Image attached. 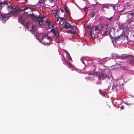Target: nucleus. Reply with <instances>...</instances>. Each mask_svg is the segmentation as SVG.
I'll list each match as a JSON object with an SVG mask.
<instances>
[{
	"mask_svg": "<svg viewBox=\"0 0 134 134\" xmlns=\"http://www.w3.org/2000/svg\"><path fill=\"white\" fill-rule=\"evenodd\" d=\"M89 30L90 32V35L92 37H98L100 35L102 30H99L97 26H95L94 27H91Z\"/></svg>",
	"mask_w": 134,
	"mask_h": 134,
	"instance_id": "nucleus-1",
	"label": "nucleus"
},
{
	"mask_svg": "<svg viewBox=\"0 0 134 134\" xmlns=\"http://www.w3.org/2000/svg\"><path fill=\"white\" fill-rule=\"evenodd\" d=\"M95 74L98 76L99 79L100 80H103L105 78L110 79L112 77V75L110 72H108L107 74H106L104 73V71L100 73L98 75L97 72H95Z\"/></svg>",
	"mask_w": 134,
	"mask_h": 134,
	"instance_id": "nucleus-2",
	"label": "nucleus"
},
{
	"mask_svg": "<svg viewBox=\"0 0 134 134\" xmlns=\"http://www.w3.org/2000/svg\"><path fill=\"white\" fill-rule=\"evenodd\" d=\"M122 59H129V60L126 62L131 63L132 64H134V59L132 58V56L126 54L122 55Z\"/></svg>",
	"mask_w": 134,
	"mask_h": 134,
	"instance_id": "nucleus-3",
	"label": "nucleus"
},
{
	"mask_svg": "<svg viewBox=\"0 0 134 134\" xmlns=\"http://www.w3.org/2000/svg\"><path fill=\"white\" fill-rule=\"evenodd\" d=\"M26 27L28 29V28H31V30H30V31L32 32V33L34 34L35 32V29L34 28V25L32 23H30L29 24L28 21L27 22L25 25Z\"/></svg>",
	"mask_w": 134,
	"mask_h": 134,
	"instance_id": "nucleus-4",
	"label": "nucleus"
},
{
	"mask_svg": "<svg viewBox=\"0 0 134 134\" xmlns=\"http://www.w3.org/2000/svg\"><path fill=\"white\" fill-rule=\"evenodd\" d=\"M9 17L6 15H3L0 12V20H2V22L4 23L9 18Z\"/></svg>",
	"mask_w": 134,
	"mask_h": 134,
	"instance_id": "nucleus-5",
	"label": "nucleus"
},
{
	"mask_svg": "<svg viewBox=\"0 0 134 134\" xmlns=\"http://www.w3.org/2000/svg\"><path fill=\"white\" fill-rule=\"evenodd\" d=\"M27 18V16H20L19 17L18 21L21 24L24 25H25V20Z\"/></svg>",
	"mask_w": 134,
	"mask_h": 134,
	"instance_id": "nucleus-6",
	"label": "nucleus"
},
{
	"mask_svg": "<svg viewBox=\"0 0 134 134\" xmlns=\"http://www.w3.org/2000/svg\"><path fill=\"white\" fill-rule=\"evenodd\" d=\"M45 25L49 27V29H50L51 28H53L54 27L53 25L52 24V22L48 20H46L45 21Z\"/></svg>",
	"mask_w": 134,
	"mask_h": 134,
	"instance_id": "nucleus-7",
	"label": "nucleus"
},
{
	"mask_svg": "<svg viewBox=\"0 0 134 134\" xmlns=\"http://www.w3.org/2000/svg\"><path fill=\"white\" fill-rule=\"evenodd\" d=\"M50 31L53 33L54 36H58L59 35V33L58 30L56 29H53V28Z\"/></svg>",
	"mask_w": 134,
	"mask_h": 134,
	"instance_id": "nucleus-8",
	"label": "nucleus"
},
{
	"mask_svg": "<svg viewBox=\"0 0 134 134\" xmlns=\"http://www.w3.org/2000/svg\"><path fill=\"white\" fill-rule=\"evenodd\" d=\"M105 28L106 29V31L108 32V33L109 34L110 32L111 31L110 24H106L105 26Z\"/></svg>",
	"mask_w": 134,
	"mask_h": 134,
	"instance_id": "nucleus-9",
	"label": "nucleus"
},
{
	"mask_svg": "<svg viewBox=\"0 0 134 134\" xmlns=\"http://www.w3.org/2000/svg\"><path fill=\"white\" fill-rule=\"evenodd\" d=\"M5 4H7V2L6 1H1L0 0V11H1L2 8Z\"/></svg>",
	"mask_w": 134,
	"mask_h": 134,
	"instance_id": "nucleus-10",
	"label": "nucleus"
},
{
	"mask_svg": "<svg viewBox=\"0 0 134 134\" xmlns=\"http://www.w3.org/2000/svg\"><path fill=\"white\" fill-rule=\"evenodd\" d=\"M128 26L126 24H123L121 25L120 28L121 29L124 30L128 27Z\"/></svg>",
	"mask_w": 134,
	"mask_h": 134,
	"instance_id": "nucleus-11",
	"label": "nucleus"
},
{
	"mask_svg": "<svg viewBox=\"0 0 134 134\" xmlns=\"http://www.w3.org/2000/svg\"><path fill=\"white\" fill-rule=\"evenodd\" d=\"M71 26V25L69 23L66 21L65 24L63 25V28L65 29H68L70 28Z\"/></svg>",
	"mask_w": 134,
	"mask_h": 134,
	"instance_id": "nucleus-12",
	"label": "nucleus"
},
{
	"mask_svg": "<svg viewBox=\"0 0 134 134\" xmlns=\"http://www.w3.org/2000/svg\"><path fill=\"white\" fill-rule=\"evenodd\" d=\"M70 28L72 29V31H76V30L77 29V27L74 25H71Z\"/></svg>",
	"mask_w": 134,
	"mask_h": 134,
	"instance_id": "nucleus-13",
	"label": "nucleus"
},
{
	"mask_svg": "<svg viewBox=\"0 0 134 134\" xmlns=\"http://www.w3.org/2000/svg\"><path fill=\"white\" fill-rule=\"evenodd\" d=\"M107 33H108V32L106 31V30L104 31L102 30V31L100 32V35H101V34L103 36V37H105L107 35Z\"/></svg>",
	"mask_w": 134,
	"mask_h": 134,
	"instance_id": "nucleus-14",
	"label": "nucleus"
},
{
	"mask_svg": "<svg viewBox=\"0 0 134 134\" xmlns=\"http://www.w3.org/2000/svg\"><path fill=\"white\" fill-rule=\"evenodd\" d=\"M123 31L120 35L116 37V40H118L121 38L123 35Z\"/></svg>",
	"mask_w": 134,
	"mask_h": 134,
	"instance_id": "nucleus-15",
	"label": "nucleus"
},
{
	"mask_svg": "<svg viewBox=\"0 0 134 134\" xmlns=\"http://www.w3.org/2000/svg\"><path fill=\"white\" fill-rule=\"evenodd\" d=\"M66 32L68 33H70L71 34H73L74 35L76 34V31H72V30H69L67 31Z\"/></svg>",
	"mask_w": 134,
	"mask_h": 134,
	"instance_id": "nucleus-16",
	"label": "nucleus"
},
{
	"mask_svg": "<svg viewBox=\"0 0 134 134\" xmlns=\"http://www.w3.org/2000/svg\"><path fill=\"white\" fill-rule=\"evenodd\" d=\"M44 18V16H41V18L40 19V21H39V20H37V21L38 22L39 24H40V23L41 22H45V21H44L43 20V19Z\"/></svg>",
	"mask_w": 134,
	"mask_h": 134,
	"instance_id": "nucleus-17",
	"label": "nucleus"
},
{
	"mask_svg": "<svg viewBox=\"0 0 134 134\" xmlns=\"http://www.w3.org/2000/svg\"><path fill=\"white\" fill-rule=\"evenodd\" d=\"M64 9L65 11L66 14H69V10L68 9V8L66 5L64 7Z\"/></svg>",
	"mask_w": 134,
	"mask_h": 134,
	"instance_id": "nucleus-18",
	"label": "nucleus"
},
{
	"mask_svg": "<svg viewBox=\"0 0 134 134\" xmlns=\"http://www.w3.org/2000/svg\"><path fill=\"white\" fill-rule=\"evenodd\" d=\"M5 5H7V7L8 8H12V7L10 3H9V4L7 2V4H5Z\"/></svg>",
	"mask_w": 134,
	"mask_h": 134,
	"instance_id": "nucleus-19",
	"label": "nucleus"
},
{
	"mask_svg": "<svg viewBox=\"0 0 134 134\" xmlns=\"http://www.w3.org/2000/svg\"><path fill=\"white\" fill-rule=\"evenodd\" d=\"M42 43L43 44L44 46H47V45L49 46V45H51V44L50 43V42L49 43H48V42H47V43H46V42L44 43V42H43Z\"/></svg>",
	"mask_w": 134,
	"mask_h": 134,
	"instance_id": "nucleus-20",
	"label": "nucleus"
},
{
	"mask_svg": "<svg viewBox=\"0 0 134 134\" xmlns=\"http://www.w3.org/2000/svg\"><path fill=\"white\" fill-rule=\"evenodd\" d=\"M120 68H121L123 70H126L127 69V68L125 66H120Z\"/></svg>",
	"mask_w": 134,
	"mask_h": 134,
	"instance_id": "nucleus-21",
	"label": "nucleus"
},
{
	"mask_svg": "<svg viewBox=\"0 0 134 134\" xmlns=\"http://www.w3.org/2000/svg\"><path fill=\"white\" fill-rule=\"evenodd\" d=\"M29 16H31V17L33 18H35V16L33 14H29Z\"/></svg>",
	"mask_w": 134,
	"mask_h": 134,
	"instance_id": "nucleus-22",
	"label": "nucleus"
},
{
	"mask_svg": "<svg viewBox=\"0 0 134 134\" xmlns=\"http://www.w3.org/2000/svg\"><path fill=\"white\" fill-rule=\"evenodd\" d=\"M66 52L68 53V55H69V56L68 57V58L69 59V60H72V59H71V56H70L69 54L68 53V52L67 51H66Z\"/></svg>",
	"mask_w": 134,
	"mask_h": 134,
	"instance_id": "nucleus-23",
	"label": "nucleus"
},
{
	"mask_svg": "<svg viewBox=\"0 0 134 134\" xmlns=\"http://www.w3.org/2000/svg\"><path fill=\"white\" fill-rule=\"evenodd\" d=\"M95 14L94 13V12H92L91 14V17H93L94 16Z\"/></svg>",
	"mask_w": 134,
	"mask_h": 134,
	"instance_id": "nucleus-24",
	"label": "nucleus"
},
{
	"mask_svg": "<svg viewBox=\"0 0 134 134\" xmlns=\"http://www.w3.org/2000/svg\"><path fill=\"white\" fill-rule=\"evenodd\" d=\"M47 38L48 40H49L50 42L52 40V39L49 36H47Z\"/></svg>",
	"mask_w": 134,
	"mask_h": 134,
	"instance_id": "nucleus-25",
	"label": "nucleus"
},
{
	"mask_svg": "<svg viewBox=\"0 0 134 134\" xmlns=\"http://www.w3.org/2000/svg\"><path fill=\"white\" fill-rule=\"evenodd\" d=\"M113 18V17L111 16V17H110V18H107V20H108L110 21L112 20V19Z\"/></svg>",
	"mask_w": 134,
	"mask_h": 134,
	"instance_id": "nucleus-26",
	"label": "nucleus"
},
{
	"mask_svg": "<svg viewBox=\"0 0 134 134\" xmlns=\"http://www.w3.org/2000/svg\"><path fill=\"white\" fill-rule=\"evenodd\" d=\"M44 3L43 2L41 1L40 3V6H41L42 7H43L44 5Z\"/></svg>",
	"mask_w": 134,
	"mask_h": 134,
	"instance_id": "nucleus-27",
	"label": "nucleus"
},
{
	"mask_svg": "<svg viewBox=\"0 0 134 134\" xmlns=\"http://www.w3.org/2000/svg\"><path fill=\"white\" fill-rule=\"evenodd\" d=\"M28 8L27 7H26V8H24V9H22V10H20V11H25V10L28 9Z\"/></svg>",
	"mask_w": 134,
	"mask_h": 134,
	"instance_id": "nucleus-28",
	"label": "nucleus"
},
{
	"mask_svg": "<svg viewBox=\"0 0 134 134\" xmlns=\"http://www.w3.org/2000/svg\"><path fill=\"white\" fill-rule=\"evenodd\" d=\"M67 64L69 65V66L70 67H72V64L69 62H68Z\"/></svg>",
	"mask_w": 134,
	"mask_h": 134,
	"instance_id": "nucleus-29",
	"label": "nucleus"
},
{
	"mask_svg": "<svg viewBox=\"0 0 134 134\" xmlns=\"http://www.w3.org/2000/svg\"><path fill=\"white\" fill-rule=\"evenodd\" d=\"M60 19L62 21H63V20H64L65 22L66 21V20H65V19L64 18H63L60 17Z\"/></svg>",
	"mask_w": 134,
	"mask_h": 134,
	"instance_id": "nucleus-30",
	"label": "nucleus"
},
{
	"mask_svg": "<svg viewBox=\"0 0 134 134\" xmlns=\"http://www.w3.org/2000/svg\"><path fill=\"white\" fill-rule=\"evenodd\" d=\"M122 55H117V57L121 59H122Z\"/></svg>",
	"mask_w": 134,
	"mask_h": 134,
	"instance_id": "nucleus-31",
	"label": "nucleus"
},
{
	"mask_svg": "<svg viewBox=\"0 0 134 134\" xmlns=\"http://www.w3.org/2000/svg\"><path fill=\"white\" fill-rule=\"evenodd\" d=\"M41 16H38L37 17L35 16V18L37 19H40V18H41Z\"/></svg>",
	"mask_w": 134,
	"mask_h": 134,
	"instance_id": "nucleus-32",
	"label": "nucleus"
},
{
	"mask_svg": "<svg viewBox=\"0 0 134 134\" xmlns=\"http://www.w3.org/2000/svg\"><path fill=\"white\" fill-rule=\"evenodd\" d=\"M70 18H71V17L70 16V13L69 12V14H66Z\"/></svg>",
	"mask_w": 134,
	"mask_h": 134,
	"instance_id": "nucleus-33",
	"label": "nucleus"
},
{
	"mask_svg": "<svg viewBox=\"0 0 134 134\" xmlns=\"http://www.w3.org/2000/svg\"><path fill=\"white\" fill-rule=\"evenodd\" d=\"M112 90L113 91H116L117 90V88H115L112 89Z\"/></svg>",
	"mask_w": 134,
	"mask_h": 134,
	"instance_id": "nucleus-34",
	"label": "nucleus"
},
{
	"mask_svg": "<svg viewBox=\"0 0 134 134\" xmlns=\"http://www.w3.org/2000/svg\"><path fill=\"white\" fill-rule=\"evenodd\" d=\"M47 36L46 35H43V36L42 37V40H43V39L44 38V37H47Z\"/></svg>",
	"mask_w": 134,
	"mask_h": 134,
	"instance_id": "nucleus-35",
	"label": "nucleus"
},
{
	"mask_svg": "<svg viewBox=\"0 0 134 134\" xmlns=\"http://www.w3.org/2000/svg\"><path fill=\"white\" fill-rule=\"evenodd\" d=\"M63 59H62V60L63 61H65V58H64V55H63Z\"/></svg>",
	"mask_w": 134,
	"mask_h": 134,
	"instance_id": "nucleus-36",
	"label": "nucleus"
},
{
	"mask_svg": "<svg viewBox=\"0 0 134 134\" xmlns=\"http://www.w3.org/2000/svg\"><path fill=\"white\" fill-rule=\"evenodd\" d=\"M88 7L87 6H86L84 7V9H88Z\"/></svg>",
	"mask_w": 134,
	"mask_h": 134,
	"instance_id": "nucleus-37",
	"label": "nucleus"
},
{
	"mask_svg": "<svg viewBox=\"0 0 134 134\" xmlns=\"http://www.w3.org/2000/svg\"><path fill=\"white\" fill-rule=\"evenodd\" d=\"M120 108H121V109H124V106H123V105L121 106V107H120Z\"/></svg>",
	"mask_w": 134,
	"mask_h": 134,
	"instance_id": "nucleus-38",
	"label": "nucleus"
},
{
	"mask_svg": "<svg viewBox=\"0 0 134 134\" xmlns=\"http://www.w3.org/2000/svg\"><path fill=\"white\" fill-rule=\"evenodd\" d=\"M96 84H99V85H100L101 84V82H96Z\"/></svg>",
	"mask_w": 134,
	"mask_h": 134,
	"instance_id": "nucleus-39",
	"label": "nucleus"
},
{
	"mask_svg": "<svg viewBox=\"0 0 134 134\" xmlns=\"http://www.w3.org/2000/svg\"><path fill=\"white\" fill-rule=\"evenodd\" d=\"M132 21H133L130 20L128 22V23L129 24H130L131 23Z\"/></svg>",
	"mask_w": 134,
	"mask_h": 134,
	"instance_id": "nucleus-40",
	"label": "nucleus"
},
{
	"mask_svg": "<svg viewBox=\"0 0 134 134\" xmlns=\"http://www.w3.org/2000/svg\"><path fill=\"white\" fill-rule=\"evenodd\" d=\"M130 15H131L132 16L133 15H134V13H130Z\"/></svg>",
	"mask_w": 134,
	"mask_h": 134,
	"instance_id": "nucleus-41",
	"label": "nucleus"
},
{
	"mask_svg": "<svg viewBox=\"0 0 134 134\" xmlns=\"http://www.w3.org/2000/svg\"><path fill=\"white\" fill-rule=\"evenodd\" d=\"M115 88H116V87L115 86H113L112 87V89Z\"/></svg>",
	"mask_w": 134,
	"mask_h": 134,
	"instance_id": "nucleus-42",
	"label": "nucleus"
},
{
	"mask_svg": "<svg viewBox=\"0 0 134 134\" xmlns=\"http://www.w3.org/2000/svg\"><path fill=\"white\" fill-rule=\"evenodd\" d=\"M61 10L62 13H63L64 12V10L63 9H61Z\"/></svg>",
	"mask_w": 134,
	"mask_h": 134,
	"instance_id": "nucleus-43",
	"label": "nucleus"
},
{
	"mask_svg": "<svg viewBox=\"0 0 134 134\" xmlns=\"http://www.w3.org/2000/svg\"><path fill=\"white\" fill-rule=\"evenodd\" d=\"M132 41L134 42V37H133L132 38Z\"/></svg>",
	"mask_w": 134,
	"mask_h": 134,
	"instance_id": "nucleus-44",
	"label": "nucleus"
},
{
	"mask_svg": "<svg viewBox=\"0 0 134 134\" xmlns=\"http://www.w3.org/2000/svg\"><path fill=\"white\" fill-rule=\"evenodd\" d=\"M53 0H51L50 1V2L51 3H52L53 2Z\"/></svg>",
	"mask_w": 134,
	"mask_h": 134,
	"instance_id": "nucleus-45",
	"label": "nucleus"
},
{
	"mask_svg": "<svg viewBox=\"0 0 134 134\" xmlns=\"http://www.w3.org/2000/svg\"><path fill=\"white\" fill-rule=\"evenodd\" d=\"M59 11V10H56V12H57H57H58V11Z\"/></svg>",
	"mask_w": 134,
	"mask_h": 134,
	"instance_id": "nucleus-46",
	"label": "nucleus"
},
{
	"mask_svg": "<svg viewBox=\"0 0 134 134\" xmlns=\"http://www.w3.org/2000/svg\"><path fill=\"white\" fill-rule=\"evenodd\" d=\"M97 4V3L96 4H93V5H94V6L95 5H96Z\"/></svg>",
	"mask_w": 134,
	"mask_h": 134,
	"instance_id": "nucleus-47",
	"label": "nucleus"
},
{
	"mask_svg": "<svg viewBox=\"0 0 134 134\" xmlns=\"http://www.w3.org/2000/svg\"><path fill=\"white\" fill-rule=\"evenodd\" d=\"M133 37H134V34H133Z\"/></svg>",
	"mask_w": 134,
	"mask_h": 134,
	"instance_id": "nucleus-48",
	"label": "nucleus"
},
{
	"mask_svg": "<svg viewBox=\"0 0 134 134\" xmlns=\"http://www.w3.org/2000/svg\"><path fill=\"white\" fill-rule=\"evenodd\" d=\"M40 42L41 43V41L40 40Z\"/></svg>",
	"mask_w": 134,
	"mask_h": 134,
	"instance_id": "nucleus-49",
	"label": "nucleus"
},
{
	"mask_svg": "<svg viewBox=\"0 0 134 134\" xmlns=\"http://www.w3.org/2000/svg\"><path fill=\"white\" fill-rule=\"evenodd\" d=\"M83 64H84V62H83Z\"/></svg>",
	"mask_w": 134,
	"mask_h": 134,
	"instance_id": "nucleus-50",
	"label": "nucleus"
},
{
	"mask_svg": "<svg viewBox=\"0 0 134 134\" xmlns=\"http://www.w3.org/2000/svg\"><path fill=\"white\" fill-rule=\"evenodd\" d=\"M92 74V73H91V74Z\"/></svg>",
	"mask_w": 134,
	"mask_h": 134,
	"instance_id": "nucleus-51",
	"label": "nucleus"
}]
</instances>
